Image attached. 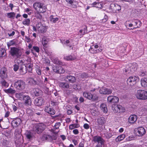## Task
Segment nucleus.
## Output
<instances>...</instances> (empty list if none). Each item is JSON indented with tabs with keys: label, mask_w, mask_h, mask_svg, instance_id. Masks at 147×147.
I'll list each match as a JSON object with an SVG mask.
<instances>
[{
	"label": "nucleus",
	"mask_w": 147,
	"mask_h": 147,
	"mask_svg": "<svg viewBox=\"0 0 147 147\" xmlns=\"http://www.w3.org/2000/svg\"><path fill=\"white\" fill-rule=\"evenodd\" d=\"M34 8L38 12L43 13L45 12L47 8L45 5L39 1H37L33 4Z\"/></svg>",
	"instance_id": "1"
},
{
	"label": "nucleus",
	"mask_w": 147,
	"mask_h": 147,
	"mask_svg": "<svg viewBox=\"0 0 147 147\" xmlns=\"http://www.w3.org/2000/svg\"><path fill=\"white\" fill-rule=\"evenodd\" d=\"M10 52L11 56L17 58L20 57L22 54V50L19 47H11Z\"/></svg>",
	"instance_id": "2"
},
{
	"label": "nucleus",
	"mask_w": 147,
	"mask_h": 147,
	"mask_svg": "<svg viewBox=\"0 0 147 147\" xmlns=\"http://www.w3.org/2000/svg\"><path fill=\"white\" fill-rule=\"evenodd\" d=\"M95 89L91 90L90 92H85L83 93V95L84 97L89 99L92 100L93 101H96L98 99V96L96 94H92L91 92L94 91Z\"/></svg>",
	"instance_id": "3"
},
{
	"label": "nucleus",
	"mask_w": 147,
	"mask_h": 147,
	"mask_svg": "<svg viewBox=\"0 0 147 147\" xmlns=\"http://www.w3.org/2000/svg\"><path fill=\"white\" fill-rule=\"evenodd\" d=\"M135 95L138 99L142 100H146L147 99V89L138 90L136 92Z\"/></svg>",
	"instance_id": "4"
},
{
	"label": "nucleus",
	"mask_w": 147,
	"mask_h": 147,
	"mask_svg": "<svg viewBox=\"0 0 147 147\" xmlns=\"http://www.w3.org/2000/svg\"><path fill=\"white\" fill-rule=\"evenodd\" d=\"M25 83L23 81L19 80L15 82L14 84V87L17 90L21 91L25 88Z\"/></svg>",
	"instance_id": "5"
},
{
	"label": "nucleus",
	"mask_w": 147,
	"mask_h": 147,
	"mask_svg": "<svg viewBox=\"0 0 147 147\" xmlns=\"http://www.w3.org/2000/svg\"><path fill=\"white\" fill-rule=\"evenodd\" d=\"M112 110L114 113H121L125 111L124 108L120 105H114L112 107Z\"/></svg>",
	"instance_id": "6"
},
{
	"label": "nucleus",
	"mask_w": 147,
	"mask_h": 147,
	"mask_svg": "<svg viewBox=\"0 0 147 147\" xmlns=\"http://www.w3.org/2000/svg\"><path fill=\"white\" fill-rule=\"evenodd\" d=\"M136 135L138 137H142L146 133V131L144 128L142 127H140L135 129Z\"/></svg>",
	"instance_id": "7"
},
{
	"label": "nucleus",
	"mask_w": 147,
	"mask_h": 147,
	"mask_svg": "<svg viewBox=\"0 0 147 147\" xmlns=\"http://www.w3.org/2000/svg\"><path fill=\"white\" fill-rule=\"evenodd\" d=\"M46 128L45 125L42 123L37 124L36 126L35 131L38 134H41L44 130Z\"/></svg>",
	"instance_id": "8"
},
{
	"label": "nucleus",
	"mask_w": 147,
	"mask_h": 147,
	"mask_svg": "<svg viewBox=\"0 0 147 147\" xmlns=\"http://www.w3.org/2000/svg\"><path fill=\"white\" fill-rule=\"evenodd\" d=\"M59 86L62 89L64 90L65 92L68 94H70L68 93V89L69 88V85L68 83L66 82H60L59 83Z\"/></svg>",
	"instance_id": "9"
},
{
	"label": "nucleus",
	"mask_w": 147,
	"mask_h": 147,
	"mask_svg": "<svg viewBox=\"0 0 147 147\" xmlns=\"http://www.w3.org/2000/svg\"><path fill=\"white\" fill-rule=\"evenodd\" d=\"M137 78L136 76H130L127 79V83L128 85L132 86L136 83Z\"/></svg>",
	"instance_id": "10"
},
{
	"label": "nucleus",
	"mask_w": 147,
	"mask_h": 147,
	"mask_svg": "<svg viewBox=\"0 0 147 147\" xmlns=\"http://www.w3.org/2000/svg\"><path fill=\"white\" fill-rule=\"evenodd\" d=\"M112 91L111 89L105 87H102L99 90L100 93L102 94L109 95L111 93Z\"/></svg>",
	"instance_id": "11"
},
{
	"label": "nucleus",
	"mask_w": 147,
	"mask_h": 147,
	"mask_svg": "<svg viewBox=\"0 0 147 147\" xmlns=\"http://www.w3.org/2000/svg\"><path fill=\"white\" fill-rule=\"evenodd\" d=\"M44 99L41 97H39L36 98L34 101L35 105L38 106H42L44 104Z\"/></svg>",
	"instance_id": "12"
},
{
	"label": "nucleus",
	"mask_w": 147,
	"mask_h": 147,
	"mask_svg": "<svg viewBox=\"0 0 147 147\" xmlns=\"http://www.w3.org/2000/svg\"><path fill=\"white\" fill-rule=\"evenodd\" d=\"M16 138L18 139L15 141L16 146L18 147H22V145L23 143L22 137L19 134H18V137L16 136Z\"/></svg>",
	"instance_id": "13"
},
{
	"label": "nucleus",
	"mask_w": 147,
	"mask_h": 147,
	"mask_svg": "<svg viewBox=\"0 0 147 147\" xmlns=\"http://www.w3.org/2000/svg\"><path fill=\"white\" fill-rule=\"evenodd\" d=\"M92 140L96 144L105 143V141L101 137L98 136H94Z\"/></svg>",
	"instance_id": "14"
},
{
	"label": "nucleus",
	"mask_w": 147,
	"mask_h": 147,
	"mask_svg": "<svg viewBox=\"0 0 147 147\" xmlns=\"http://www.w3.org/2000/svg\"><path fill=\"white\" fill-rule=\"evenodd\" d=\"M119 100V98L116 96H109L107 97V101L109 102H118Z\"/></svg>",
	"instance_id": "15"
},
{
	"label": "nucleus",
	"mask_w": 147,
	"mask_h": 147,
	"mask_svg": "<svg viewBox=\"0 0 147 147\" xmlns=\"http://www.w3.org/2000/svg\"><path fill=\"white\" fill-rule=\"evenodd\" d=\"M137 119V116L135 115H130L128 119V122L130 124H134Z\"/></svg>",
	"instance_id": "16"
},
{
	"label": "nucleus",
	"mask_w": 147,
	"mask_h": 147,
	"mask_svg": "<svg viewBox=\"0 0 147 147\" xmlns=\"http://www.w3.org/2000/svg\"><path fill=\"white\" fill-rule=\"evenodd\" d=\"M0 76L2 78H5L7 77V69L5 67L2 68L0 71Z\"/></svg>",
	"instance_id": "17"
},
{
	"label": "nucleus",
	"mask_w": 147,
	"mask_h": 147,
	"mask_svg": "<svg viewBox=\"0 0 147 147\" xmlns=\"http://www.w3.org/2000/svg\"><path fill=\"white\" fill-rule=\"evenodd\" d=\"M132 23L134 24V26H135V27L133 28V29H131L132 30L134 29V28H139L142 25L141 22L138 20H132Z\"/></svg>",
	"instance_id": "18"
},
{
	"label": "nucleus",
	"mask_w": 147,
	"mask_h": 147,
	"mask_svg": "<svg viewBox=\"0 0 147 147\" xmlns=\"http://www.w3.org/2000/svg\"><path fill=\"white\" fill-rule=\"evenodd\" d=\"M106 122V120L105 118L103 117H99L97 119V122L98 125H103Z\"/></svg>",
	"instance_id": "19"
},
{
	"label": "nucleus",
	"mask_w": 147,
	"mask_h": 147,
	"mask_svg": "<svg viewBox=\"0 0 147 147\" xmlns=\"http://www.w3.org/2000/svg\"><path fill=\"white\" fill-rule=\"evenodd\" d=\"M45 110L46 112L51 115L55 114V110L50 106L46 107Z\"/></svg>",
	"instance_id": "20"
},
{
	"label": "nucleus",
	"mask_w": 147,
	"mask_h": 147,
	"mask_svg": "<svg viewBox=\"0 0 147 147\" xmlns=\"http://www.w3.org/2000/svg\"><path fill=\"white\" fill-rule=\"evenodd\" d=\"M24 103L26 105H30L31 104V98L28 96H25L23 99Z\"/></svg>",
	"instance_id": "21"
},
{
	"label": "nucleus",
	"mask_w": 147,
	"mask_h": 147,
	"mask_svg": "<svg viewBox=\"0 0 147 147\" xmlns=\"http://www.w3.org/2000/svg\"><path fill=\"white\" fill-rule=\"evenodd\" d=\"M21 122V119L19 118H17L13 120L11 122V124L13 126L16 127L20 124Z\"/></svg>",
	"instance_id": "22"
},
{
	"label": "nucleus",
	"mask_w": 147,
	"mask_h": 147,
	"mask_svg": "<svg viewBox=\"0 0 147 147\" xmlns=\"http://www.w3.org/2000/svg\"><path fill=\"white\" fill-rule=\"evenodd\" d=\"M66 79L68 80V81L70 83H74L76 81V78L75 77L73 76L69 75L67 76L66 77L65 80L67 81Z\"/></svg>",
	"instance_id": "23"
},
{
	"label": "nucleus",
	"mask_w": 147,
	"mask_h": 147,
	"mask_svg": "<svg viewBox=\"0 0 147 147\" xmlns=\"http://www.w3.org/2000/svg\"><path fill=\"white\" fill-rule=\"evenodd\" d=\"M41 91L38 88H36L31 91L32 94L36 96H39L41 93Z\"/></svg>",
	"instance_id": "24"
},
{
	"label": "nucleus",
	"mask_w": 147,
	"mask_h": 147,
	"mask_svg": "<svg viewBox=\"0 0 147 147\" xmlns=\"http://www.w3.org/2000/svg\"><path fill=\"white\" fill-rule=\"evenodd\" d=\"M19 70L21 74H24L27 72L26 68L24 65H22L20 66Z\"/></svg>",
	"instance_id": "25"
},
{
	"label": "nucleus",
	"mask_w": 147,
	"mask_h": 147,
	"mask_svg": "<svg viewBox=\"0 0 147 147\" xmlns=\"http://www.w3.org/2000/svg\"><path fill=\"white\" fill-rule=\"evenodd\" d=\"M76 58V57L75 55H70L68 56H65L64 57V59L67 61L72 60L75 59Z\"/></svg>",
	"instance_id": "26"
},
{
	"label": "nucleus",
	"mask_w": 147,
	"mask_h": 147,
	"mask_svg": "<svg viewBox=\"0 0 147 147\" xmlns=\"http://www.w3.org/2000/svg\"><path fill=\"white\" fill-rule=\"evenodd\" d=\"M25 96V95H24L22 93H17L16 94V98L21 100H23Z\"/></svg>",
	"instance_id": "27"
},
{
	"label": "nucleus",
	"mask_w": 147,
	"mask_h": 147,
	"mask_svg": "<svg viewBox=\"0 0 147 147\" xmlns=\"http://www.w3.org/2000/svg\"><path fill=\"white\" fill-rule=\"evenodd\" d=\"M101 109L105 113H107L108 110L106 104L105 103H102L100 105Z\"/></svg>",
	"instance_id": "28"
},
{
	"label": "nucleus",
	"mask_w": 147,
	"mask_h": 147,
	"mask_svg": "<svg viewBox=\"0 0 147 147\" xmlns=\"http://www.w3.org/2000/svg\"><path fill=\"white\" fill-rule=\"evenodd\" d=\"M142 86L144 87H147V78L142 79L141 80Z\"/></svg>",
	"instance_id": "29"
},
{
	"label": "nucleus",
	"mask_w": 147,
	"mask_h": 147,
	"mask_svg": "<svg viewBox=\"0 0 147 147\" xmlns=\"http://www.w3.org/2000/svg\"><path fill=\"white\" fill-rule=\"evenodd\" d=\"M91 5L92 7H95L97 8H101L102 7V4L100 3L95 2Z\"/></svg>",
	"instance_id": "30"
},
{
	"label": "nucleus",
	"mask_w": 147,
	"mask_h": 147,
	"mask_svg": "<svg viewBox=\"0 0 147 147\" xmlns=\"http://www.w3.org/2000/svg\"><path fill=\"white\" fill-rule=\"evenodd\" d=\"M125 137V134H123L118 136L116 139L115 140L117 142H120L123 140Z\"/></svg>",
	"instance_id": "31"
},
{
	"label": "nucleus",
	"mask_w": 147,
	"mask_h": 147,
	"mask_svg": "<svg viewBox=\"0 0 147 147\" xmlns=\"http://www.w3.org/2000/svg\"><path fill=\"white\" fill-rule=\"evenodd\" d=\"M22 23L25 26H29L30 24V20L29 19H26L23 20Z\"/></svg>",
	"instance_id": "32"
},
{
	"label": "nucleus",
	"mask_w": 147,
	"mask_h": 147,
	"mask_svg": "<svg viewBox=\"0 0 147 147\" xmlns=\"http://www.w3.org/2000/svg\"><path fill=\"white\" fill-rule=\"evenodd\" d=\"M80 127L79 124L77 123H74L70 125L69 128L70 129H73L75 128H78Z\"/></svg>",
	"instance_id": "33"
},
{
	"label": "nucleus",
	"mask_w": 147,
	"mask_h": 147,
	"mask_svg": "<svg viewBox=\"0 0 147 147\" xmlns=\"http://www.w3.org/2000/svg\"><path fill=\"white\" fill-rule=\"evenodd\" d=\"M4 92L7 93H9L11 94H13L16 92L15 90L12 89L11 88H9L7 89L4 90Z\"/></svg>",
	"instance_id": "34"
},
{
	"label": "nucleus",
	"mask_w": 147,
	"mask_h": 147,
	"mask_svg": "<svg viewBox=\"0 0 147 147\" xmlns=\"http://www.w3.org/2000/svg\"><path fill=\"white\" fill-rule=\"evenodd\" d=\"M16 16V13L13 12H10L6 14V16L8 18H14Z\"/></svg>",
	"instance_id": "35"
},
{
	"label": "nucleus",
	"mask_w": 147,
	"mask_h": 147,
	"mask_svg": "<svg viewBox=\"0 0 147 147\" xmlns=\"http://www.w3.org/2000/svg\"><path fill=\"white\" fill-rule=\"evenodd\" d=\"M47 27L42 25L38 30V32L41 33H44L47 31Z\"/></svg>",
	"instance_id": "36"
},
{
	"label": "nucleus",
	"mask_w": 147,
	"mask_h": 147,
	"mask_svg": "<svg viewBox=\"0 0 147 147\" xmlns=\"http://www.w3.org/2000/svg\"><path fill=\"white\" fill-rule=\"evenodd\" d=\"M33 110V109H27L26 110L27 113L30 116H32L34 113Z\"/></svg>",
	"instance_id": "37"
},
{
	"label": "nucleus",
	"mask_w": 147,
	"mask_h": 147,
	"mask_svg": "<svg viewBox=\"0 0 147 147\" xmlns=\"http://www.w3.org/2000/svg\"><path fill=\"white\" fill-rule=\"evenodd\" d=\"M36 71L37 74L38 75L40 76L41 74V70L40 69V67L37 65H36Z\"/></svg>",
	"instance_id": "38"
},
{
	"label": "nucleus",
	"mask_w": 147,
	"mask_h": 147,
	"mask_svg": "<svg viewBox=\"0 0 147 147\" xmlns=\"http://www.w3.org/2000/svg\"><path fill=\"white\" fill-rule=\"evenodd\" d=\"M50 21L51 22L55 23L57 21L59 20V18H54L53 16H51L50 17Z\"/></svg>",
	"instance_id": "39"
},
{
	"label": "nucleus",
	"mask_w": 147,
	"mask_h": 147,
	"mask_svg": "<svg viewBox=\"0 0 147 147\" xmlns=\"http://www.w3.org/2000/svg\"><path fill=\"white\" fill-rule=\"evenodd\" d=\"M1 84L3 86H4L5 87H7L9 85V84L4 80H1Z\"/></svg>",
	"instance_id": "40"
},
{
	"label": "nucleus",
	"mask_w": 147,
	"mask_h": 147,
	"mask_svg": "<svg viewBox=\"0 0 147 147\" xmlns=\"http://www.w3.org/2000/svg\"><path fill=\"white\" fill-rule=\"evenodd\" d=\"M60 66L59 65L54 66L53 67V69L54 72L57 73H59V70Z\"/></svg>",
	"instance_id": "41"
},
{
	"label": "nucleus",
	"mask_w": 147,
	"mask_h": 147,
	"mask_svg": "<svg viewBox=\"0 0 147 147\" xmlns=\"http://www.w3.org/2000/svg\"><path fill=\"white\" fill-rule=\"evenodd\" d=\"M16 43L15 41V40H13L10 41L9 42H7V46L9 47L13 45H14Z\"/></svg>",
	"instance_id": "42"
},
{
	"label": "nucleus",
	"mask_w": 147,
	"mask_h": 147,
	"mask_svg": "<svg viewBox=\"0 0 147 147\" xmlns=\"http://www.w3.org/2000/svg\"><path fill=\"white\" fill-rule=\"evenodd\" d=\"M105 135L107 138H109L112 136V133L111 131L107 132L105 134Z\"/></svg>",
	"instance_id": "43"
},
{
	"label": "nucleus",
	"mask_w": 147,
	"mask_h": 147,
	"mask_svg": "<svg viewBox=\"0 0 147 147\" xmlns=\"http://www.w3.org/2000/svg\"><path fill=\"white\" fill-rule=\"evenodd\" d=\"M88 77V75L86 73H82L81 75L80 79L83 81V79Z\"/></svg>",
	"instance_id": "44"
},
{
	"label": "nucleus",
	"mask_w": 147,
	"mask_h": 147,
	"mask_svg": "<svg viewBox=\"0 0 147 147\" xmlns=\"http://www.w3.org/2000/svg\"><path fill=\"white\" fill-rule=\"evenodd\" d=\"M65 70L64 69L60 66L59 69V74H63L65 72Z\"/></svg>",
	"instance_id": "45"
},
{
	"label": "nucleus",
	"mask_w": 147,
	"mask_h": 147,
	"mask_svg": "<svg viewBox=\"0 0 147 147\" xmlns=\"http://www.w3.org/2000/svg\"><path fill=\"white\" fill-rule=\"evenodd\" d=\"M50 137L49 135H43L42 137V139L43 140H47Z\"/></svg>",
	"instance_id": "46"
},
{
	"label": "nucleus",
	"mask_w": 147,
	"mask_h": 147,
	"mask_svg": "<svg viewBox=\"0 0 147 147\" xmlns=\"http://www.w3.org/2000/svg\"><path fill=\"white\" fill-rule=\"evenodd\" d=\"M42 25L41 23L40 22H38L36 24V26L38 31L39 30V29L41 28V27Z\"/></svg>",
	"instance_id": "47"
},
{
	"label": "nucleus",
	"mask_w": 147,
	"mask_h": 147,
	"mask_svg": "<svg viewBox=\"0 0 147 147\" xmlns=\"http://www.w3.org/2000/svg\"><path fill=\"white\" fill-rule=\"evenodd\" d=\"M55 63L57 64H59V65H61L62 63V62L59 60L58 59H55V60L54 61Z\"/></svg>",
	"instance_id": "48"
},
{
	"label": "nucleus",
	"mask_w": 147,
	"mask_h": 147,
	"mask_svg": "<svg viewBox=\"0 0 147 147\" xmlns=\"http://www.w3.org/2000/svg\"><path fill=\"white\" fill-rule=\"evenodd\" d=\"M71 5V7L73 8H76L77 7V3L76 1H73V3H72L70 4Z\"/></svg>",
	"instance_id": "49"
},
{
	"label": "nucleus",
	"mask_w": 147,
	"mask_h": 147,
	"mask_svg": "<svg viewBox=\"0 0 147 147\" xmlns=\"http://www.w3.org/2000/svg\"><path fill=\"white\" fill-rule=\"evenodd\" d=\"M71 5V7L73 8H76L77 7V3L76 1H73V3H72L70 4Z\"/></svg>",
	"instance_id": "50"
},
{
	"label": "nucleus",
	"mask_w": 147,
	"mask_h": 147,
	"mask_svg": "<svg viewBox=\"0 0 147 147\" xmlns=\"http://www.w3.org/2000/svg\"><path fill=\"white\" fill-rule=\"evenodd\" d=\"M15 62L16 63L19 64L20 63L23 64L24 63L23 61L22 60L19 59H16L15 61Z\"/></svg>",
	"instance_id": "51"
},
{
	"label": "nucleus",
	"mask_w": 147,
	"mask_h": 147,
	"mask_svg": "<svg viewBox=\"0 0 147 147\" xmlns=\"http://www.w3.org/2000/svg\"><path fill=\"white\" fill-rule=\"evenodd\" d=\"M61 125V123L60 122L57 123L55 124L54 127L56 129H58Z\"/></svg>",
	"instance_id": "52"
},
{
	"label": "nucleus",
	"mask_w": 147,
	"mask_h": 147,
	"mask_svg": "<svg viewBox=\"0 0 147 147\" xmlns=\"http://www.w3.org/2000/svg\"><path fill=\"white\" fill-rule=\"evenodd\" d=\"M105 143H99L97 144L95 147H102V146L104 145Z\"/></svg>",
	"instance_id": "53"
},
{
	"label": "nucleus",
	"mask_w": 147,
	"mask_h": 147,
	"mask_svg": "<svg viewBox=\"0 0 147 147\" xmlns=\"http://www.w3.org/2000/svg\"><path fill=\"white\" fill-rule=\"evenodd\" d=\"M19 69V66L16 64H15L13 66V70L16 71H17Z\"/></svg>",
	"instance_id": "54"
},
{
	"label": "nucleus",
	"mask_w": 147,
	"mask_h": 147,
	"mask_svg": "<svg viewBox=\"0 0 147 147\" xmlns=\"http://www.w3.org/2000/svg\"><path fill=\"white\" fill-rule=\"evenodd\" d=\"M33 49L37 52L38 53L40 51L39 48L37 47L34 46L33 47Z\"/></svg>",
	"instance_id": "55"
},
{
	"label": "nucleus",
	"mask_w": 147,
	"mask_h": 147,
	"mask_svg": "<svg viewBox=\"0 0 147 147\" xmlns=\"http://www.w3.org/2000/svg\"><path fill=\"white\" fill-rule=\"evenodd\" d=\"M83 127L84 129H89L90 127V126L87 123H85Z\"/></svg>",
	"instance_id": "56"
},
{
	"label": "nucleus",
	"mask_w": 147,
	"mask_h": 147,
	"mask_svg": "<svg viewBox=\"0 0 147 147\" xmlns=\"http://www.w3.org/2000/svg\"><path fill=\"white\" fill-rule=\"evenodd\" d=\"M73 133L75 135L78 134L79 133L78 130L77 129H74L73 131Z\"/></svg>",
	"instance_id": "57"
},
{
	"label": "nucleus",
	"mask_w": 147,
	"mask_h": 147,
	"mask_svg": "<svg viewBox=\"0 0 147 147\" xmlns=\"http://www.w3.org/2000/svg\"><path fill=\"white\" fill-rule=\"evenodd\" d=\"M26 136L27 138L30 139L32 137V136L30 133H28L26 135Z\"/></svg>",
	"instance_id": "58"
},
{
	"label": "nucleus",
	"mask_w": 147,
	"mask_h": 147,
	"mask_svg": "<svg viewBox=\"0 0 147 147\" xmlns=\"http://www.w3.org/2000/svg\"><path fill=\"white\" fill-rule=\"evenodd\" d=\"M28 68L29 71L30 72L32 71V65L30 64L28 66Z\"/></svg>",
	"instance_id": "59"
},
{
	"label": "nucleus",
	"mask_w": 147,
	"mask_h": 147,
	"mask_svg": "<svg viewBox=\"0 0 147 147\" xmlns=\"http://www.w3.org/2000/svg\"><path fill=\"white\" fill-rule=\"evenodd\" d=\"M133 24L132 23H127L125 24L126 26H128L129 27H131L133 26Z\"/></svg>",
	"instance_id": "60"
},
{
	"label": "nucleus",
	"mask_w": 147,
	"mask_h": 147,
	"mask_svg": "<svg viewBox=\"0 0 147 147\" xmlns=\"http://www.w3.org/2000/svg\"><path fill=\"white\" fill-rule=\"evenodd\" d=\"M15 34V32L14 31H13L11 33H8V35L9 37H11V36H13Z\"/></svg>",
	"instance_id": "61"
},
{
	"label": "nucleus",
	"mask_w": 147,
	"mask_h": 147,
	"mask_svg": "<svg viewBox=\"0 0 147 147\" xmlns=\"http://www.w3.org/2000/svg\"><path fill=\"white\" fill-rule=\"evenodd\" d=\"M12 107H13V111L14 112L16 111L18 109L17 107H16L15 105H13Z\"/></svg>",
	"instance_id": "62"
},
{
	"label": "nucleus",
	"mask_w": 147,
	"mask_h": 147,
	"mask_svg": "<svg viewBox=\"0 0 147 147\" xmlns=\"http://www.w3.org/2000/svg\"><path fill=\"white\" fill-rule=\"evenodd\" d=\"M74 0H65V1L70 4L72 3H73Z\"/></svg>",
	"instance_id": "63"
},
{
	"label": "nucleus",
	"mask_w": 147,
	"mask_h": 147,
	"mask_svg": "<svg viewBox=\"0 0 147 147\" xmlns=\"http://www.w3.org/2000/svg\"><path fill=\"white\" fill-rule=\"evenodd\" d=\"M84 142H81L79 144L78 147H84Z\"/></svg>",
	"instance_id": "64"
}]
</instances>
